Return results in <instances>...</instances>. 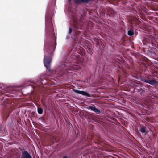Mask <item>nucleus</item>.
I'll return each instance as SVG.
<instances>
[{
	"mask_svg": "<svg viewBox=\"0 0 158 158\" xmlns=\"http://www.w3.org/2000/svg\"><path fill=\"white\" fill-rule=\"evenodd\" d=\"M140 131L142 133H144L145 132V128L144 127L141 128L140 129Z\"/></svg>",
	"mask_w": 158,
	"mask_h": 158,
	"instance_id": "obj_10",
	"label": "nucleus"
},
{
	"mask_svg": "<svg viewBox=\"0 0 158 158\" xmlns=\"http://www.w3.org/2000/svg\"><path fill=\"white\" fill-rule=\"evenodd\" d=\"M142 81L144 82L148 83L149 80H147L145 79H143Z\"/></svg>",
	"mask_w": 158,
	"mask_h": 158,
	"instance_id": "obj_11",
	"label": "nucleus"
},
{
	"mask_svg": "<svg viewBox=\"0 0 158 158\" xmlns=\"http://www.w3.org/2000/svg\"><path fill=\"white\" fill-rule=\"evenodd\" d=\"M62 158H67V157L66 156H64Z\"/></svg>",
	"mask_w": 158,
	"mask_h": 158,
	"instance_id": "obj_13",
	"label": "nucleus"
},
{
	"mask_svg": "<svg viewBox=\"0 0 158 158\" xmlns=\"http://www.w3.org/2000/svg\"><path fill=\"white\" fill-rule=\"evenodd\" d=\"M74 91L76 93L79 94H81L85 96L89 97H90V94L89 93L86 91H80L77 90H74Z\"/></svg>",
	"mask_w": 158,
	"mask_h": 158,
	"instance_id": "obj_4",
	"label": "nucleus"
},
{
	"mask_svg": "<svg viewBox=\"0 0 158 158\" xmlns=\"http://www.w3.org/2000/svg\"><path fill=\"white\" fill-rule=\"evenodd\" d=\"M55 48V45L53 47H52L51 45L44 46V65L49 72L51 71L50 64L52 61L51 56Z\"/></svg>",
	"mask_w": 158,
	"mask_h": 158,
	"instance_id": "obj_2",
	"label": "nucleus"
},
{
	"mask_svg": "<svg viewBox=\"0 0 158 158\" xmlns=\"http://www.w3.org/2000/svg\"><path fill=\"white\" fill-rule=\"evenodd\" d=\"M37 111L39 114H41L43 112V110L41 108H38L37 109Z\"/></svg>",
	"mask_w": 158,
	"mask_h": 158,
	"instance_id": "obj_8",
	"label": "nucleus"
},
{
	"mask_svg": "<svg viewBox=\"0 0 158 158\" xmlns=\"http://www.w3.org/2000/svg\"><path fill=\"white\" fill-rule=\"evenodd\" d=\"M75 22L76 23L77 22V21H75Z\"/></svg>",
	"mask_w": 158,
	"mask_h": 158,
	"instance_id": "obj_15",
	"label": "nucleus"
},
{
	"mask_svg": "<svg viewBox=\"0 0 158 158\" xmlns=\"http://www.w3.org/2000/svg\"><path fill=\"white\" fill-rule=\"evenodd\" d=\"M21 158H32V156L27 151H24L22 152Z\"/></svg>",
	"mask_w": 158,
	"mask_h": 158,
	"instance_id": "obj_5",
	"label": "nucleus"
},
{
	"mask_svg": "<svg viewBox=\"0 0 158 158\" xmlns=\"http://www.w3.org/2000/svg\"><path fill=\"white\" fill-rule=\"evenodd\" d=\"M148 84L153 85H156L158 84V82L155 79L149 80Z\"/></svg>",
	"mask_w": 158,
	"mask_h": 158,
	"instance_id": "obj_6",
	"label": "nucleus"
},
{
	"mask_svg": "<svg viewBox=\"0 0 158 158\" xmlns=\"http://www.w3.org/2000/svg\"><path fill=\"white\" fill-rule=\"evenodd\" d=\"M128 35L129 36H131L134 35V32L133 30H130L128 31Z\"/></svg>",
	"mask_w": 158,
	"mask_h": 158,
	"instance_id": "obj_9",
	"label": "nucleus"
},
{
	"mask_svg": "<svg viewBox=\"0 0 158 158\" xmlns=\"http://www.w3.org/2000/svg\"><path fill=\"white\" fill-rule=\"evenodd\" d=\"M80 68V67L78 66L72 64L69 60H66L63 63L59 65V67L56 69V72L59 75L58 77L63 76L64 77H69L72 75V72L71 71H68L78 70Z\"/></svg>",
	"mask_w": 158,
	"mask_h": 158,
	"instance_id": "obj_1",
	"label": "nucleus"
},
{
	"mask_svg": "<svg viewBox=\"0 0 158 158\" xmlns=\"http://www.w3.org/2000/svg\"><path fill=\"white\" fill-rule=\"evenodd\" d=\"M69 2H70V0H68Z\"/></svg>",
	"mask_w": 158,
	"mask_h": 158,
	"instance_id": "obj_14",
	"label": "nucleus"
},
{
	"mask_svg": "<svg viewBox=\"0 0 158 158\" xmlns=\"http://www.w3.org/2000/svg\"><path fill=\"white\" fill-rule=\"evenodd\" d=\"M75 2L77 4L79 3H87L90 0H74Z\"/></svg>",
	"mask_w": 158,
	"mask_h": 158,
	"instance_id": "obj_7",
	"label": "nucleus"
},
{
	"mask_svg": "<svg viewBox=\"0 0 158 158\" xmlns=\"http://www.w3.org/2000/svg\"><path fill=\"white\" fill-rule=\"evenodd\" d=\"M72 31V28L71 27H69V28L68 32L69 33H70Z\"/></svg>",
	"mask_w": 158,
	"mask_h": 158,
	"instance_id": "obj_12",
	"label": "nucleus"
},
{
	"mask_svg": "<svg viewBox=\"0 0 158 158\" xmlns=\"http://www.w3.org/2000/svg\"><path fill=\"white\" fill-rule=\"evenodd\" d=\"M86 108L88 110L93 111L97 113H99L101 112L100 110L98 108H96L95 105H94L89 106L87 107Z\"/></svg>",
	"mask_w": 158,
	"mask_h": 158,
	"instance_id": "obj_3",
	"label": "nucleus"
}]
</instances>
